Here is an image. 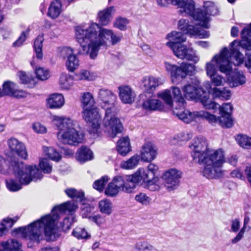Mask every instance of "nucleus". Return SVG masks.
Wrapping results in <instances>:
<instances>
[{
    "instance_id": "a211bd4d",
    "label": "nucleus",
    "mask_w": 251,
    "mask_h": 251,
    "mask_svg": "<svg viewBox=\"0 0 251 251\" xmlns=\"http://www.w3.org/2000/svg\"><path fill=\"white\" fill-rule=\"evenodd\" d=\"M133 176V175L130 176H116L114 177L112 183L117 185L120 189L126 192L130 193L135 188V183H133L128 177Z\"/></svg>"
},
{
    "instance_id": "1a4fd4ad",
    "label": "nucleus",
    "mask_w": 251,
    "mask_h": 251,
    "mask_svg": "<svg viewBox=\"0 0 251 251\" xmlns=\"http://www.w3.org/2000/svg\"><path fill=\"white\" fill-rule=\"evenodd\" d=\"M173 112L174 115L187 124L200 119H205L212 125L217 123V117L215 115L203 110L195 111L191 112L184 110V108L178 109L176 107Z\"/></svg>"
},
{
    "instance_id": "9b49d317",
    "label": "nucleus",
    "mask_w": 251,
    "mask_h": 251,
    "mask_svg": "<svg viewBox=\"0 0 251 251\" xmlns=\"http://www.w3.org/2000/svg\"><path fill=\"white\" fill-rule=\"evenodd\" d=\"M166 45L172 50L174 54L178 58L192 61L195 63L199 61V57L191 48L182 44L172 42H167Z\"/></svg>"
},
{
    "instance_id": "7c9ffc66",
    "label": "nucleus",
    "mask_w": 251,
    "mask_h": 251,
    "mask_svg": "<svg viewBox=\"0 0 251 251\" xmlns=\"http://www.w3.org/2000/svg\"><path fill=\"white\" fill-rule=\"evenodd\" d=\"M117 151L123 156L126 155L130 151L129 139L128 137L121 138L117 142Z\"/></svg>"
},
{
    "instance_id": "473e14b6",
    "label": "nucleus",
    "mask_w": 251,
    "mask_h": 251,
    "mask_svg": "<svg viewBox=\"0 0 251 251\" xmlns=\"http://www.w3.org/2000/svg\"><path fill=\"white\" fill-rule=\"evenodd\" d=\"M93 158V152L88 148L82 147L79 149L76 153V158L80 162H84L90 160Z\"/></svg>"
},
{
    "instance_id": "f3484780",
    "label": "nucleus",
    "mask_w": 251,
    "mask_h": 251,
    "mask_svg": "<svg viewBox=\"0 0 251 251\" xmlns=\"http://www.w3.org/2000/svg\"><path fill=\"white\" fill-rule=\"evenodd\" d=\"M8 147L13 153L24 159L27 157V152L25 145L15 138H11L7 141Z\"/></svg>"
},
{
    "instance_id": "c03bdc74",
    "label": "nucleus",
    "mask_w": 251,
    "mask_h": 251,
    "mask_svg": "<svg viewBox=\"0 0 251 251\" xmlns=\"http://www.w3.org/2000/svg\"><path fill=\"white\" fill-rule=\"evenodd\" d=\"M66 195L76 201H82L84 199V194L82 191H77L74 188H68L65 190Z\"/></svg>"
},
{
    "instance_id": "a18cd8bd",
    "label": "nucleus",
    "mask_w": 251,
    "mask_h": 251,
    "mask_svg": "<svg viewBox=\"0 0 251 251\" xmlns=\"http://www.w3.org/2000/svg\"><path fill=\"white\" fill-rule=\"evenodd\" d=\"M66 66L70 72H74L79 66V60L77 56L73 53L67 59Z\"/></svg>"
},
{
    "instance_id": "4468645a",
    "label": "nucleus",
    "mask_w": 251,
    "mask_h": 251,
    "mask_svg": "<svg viewBox=\"0 0 251 251\" xmlns=\"http://www.w3.org/2000/svg\"><path fill=\"white\" fill-rule=\"evenodd\" d=\"M182 172L175 168L166 171L162 175V178L165 186L169 191H171L179 185L180 179L182 176Z\"/></svg>"
},
{
    "instance_id": "603ef678",
    "label": "nucleus",
    "mask_w": 251,
    "mask_h": 251,
    "mask_svg": "<svg viewBox=\"0 0 251 251\" xmlns=\"http://www.w3.org/2000/svg\"><path fill=\"white\" fill-rule=\"evenodd\" d=\"M95 207L90 204L85 203L83 204L81 208V215L83 218L90 219L93 216L91 214L94 210Z\"/></svg>"
},
{
    "instance_id": "864d4df0",
    "label": "nucleus",
    "mask_w": 251,
    "mask_h": 251,
    "mask_svg": "<svg viewBox=\"0 0 251 251\" xmlns=\"http://www.w3.org/2000/svg\"><path fill=\"white\" fill-rule=\"evenodd\" d=\"M250 221L249 217L246 216L244 218V226L240 229L237 235L235 237L231 240V243L233 244L239 242L244 237V234L246 228V225L248 224Z\"/></svg>"
},
{
    "instance_id": "69168bd1",
    "label": "nucleus",
    "mask_w": 251,
    "mask_h": 251,
    "mask_svg": "<svg viewBox=\"0 0 251 251\" xmlns=\"http://www.w3.org/2000/svg\"><path fill=\"white\" fill-rule=\"evenodd\" d=\"M211 78V80L215 86H219L223 85L224 83L225 82V79L221 75L215 74L212 76H209Z\"/></svg>"
},
{
    "instance_id": "cd10ccee",
    "label": "nucleus",
    "mask_w": 251,
    "mask_h": 251,
    "mask_svg": "<svg viewBox=\"0 0 251 251\" xmlns=\"http://www.w3.org/2000/svg\"><path fill=\"white\" fill-rule=\"evenodd\" d=\"M246 82V77L242 71L235 72L229 79V83L231 86L233 87L243 85Z\"/></svg>"
},
{
    "instance_id": "338daca9",
    "label": "nucleus",
    "mask_w": 251,
    "mask_h": 251,
    "mask_svg": "<svg viewBox=\"0 0 251 251\" xmlns=\"http://www.w3.org/2000/svg\"><path fill=\"white\" fill-rule=\"evenodd\" d=\"M17 75L20 78L21 83L26 84L30 83L31 80L30 77L26 75L25 72L19 71Z\"/></svg>"
},
{
    "instance_id": "c9c22d12",
    "label": "nucleus",
    "mask_w": 251,
    "mask_h": 251,
    "mask_svg": "<svg viewBox=\"0 0 251 251\" xmlns=\"http://www.w3.org/2000/svg\"><path fill=\"white\" fill-rule=\"evenodd\" d=\"M74 81V76L62 74L59 78V86L62 89L68 90L73 85Z\"/></svg>"
},
{
    "instance_id": "774afa93",
    "label": "nucleus",
    "mask_w": 251,
    "mask_h": 251,
    "mask_svg": "<svg viewBox=\"0 0 251 251\" xmlns=\"http://www.w3.org/2000/svg\"><path fill=\"white\" fill-rule=\"evenodd\" d=\"M43 177V175L41 171L36 168L35 166L34 167L32 166V181H36L38 179H41Z\"/></svg>"
},
{
    "instance_id": "49530a36",
    "label": "nucleus",
    "mask_w": 251,
    "mask_h": 251,
    "mask_svg": "<svg viewBox=\"0 0 251 251\" xmlns=\"http://www.w3.org/2000/svg\"><path fill=\"white\" fill-rule=\"evenodd\" d=\"M236 140L241 147L246 149H251V137L239 135L236 137Z\"/></svg>"
},
{
    "instance_id": "2f4dec72",
    "label": "nucleus",
    "mask_w": 251,
    "mask_h": 251,
    "mask_svg": "<svg viewBox=\"0 0 251 251\" xmlns=\"http://www.w3.org/2000/svg\"><path fill=\"white\" fill-rule=\"evenodd\" d=\"M251 24L249 28H244L241 32L242 40L240 41L241 48L251 50V33H250Z\"/></svg>"
},
{
    "instance_id": "a19ab883",
    "label": "nucleus",
    "mask_w": 251,
    "mask_h": 251,
    "mask_svg": "<svg viewBox=\"0 0 251 251\" xmlns=\"http://www.w3.org/2000/svg\"><path fill=\"white\" fill-rule=\"evenodd\" d=\"M99 208L101 213L109 215L112 212V202L107 199H103L99 202Z\"/></svg>"
},
{
    "instance_id": "6e6552de",
    "label": "nucleus",
    "mask_w": 251,
    "mask_h": 251,
    "mask_svg": "<svg viewBox=\"0 0 251 251\" xmlns=\"http://www.w3.org/2000/svg\"><path fill=\"white\" fill-rule=\"evenodd\" d=\"M15 177L20 183L13 179L6 180V186L10 191H17L22 189V185H27L31 181V166L24 165L23 162H19L14 159L10 161Z\"/></svg>"
},
{
    "instance_id": "c756f323",
    "label": "nucleus",
    "mask_w": 251,
    "mask_h": 251,
    "mask_svg": "<svg viewBox=\"0 0 251 251\" xmlns=\"http://www.w3.org/2000/svg\"><path fill=\"white\" fill-rule=\"evenodd\" d=\"M209 86L207 89L208 93H212L213 96L216 98H219L224 100H228L231 97V92L226 88H223L220 90L217 88H212L209 83L206 84Z\"/></svg>"
},
{
    "instance_id": "e2e57ef3",
    "label": "nucleus",
    "mask_w": 251,
    "mask_h": 251,
    "mask_svg": "<svg viewBox=\"0 0 251 251\" xmlns=\"http://www.w3.org/2000/svg\"><path fill=\"white\" fill-rule=\"evenodd\" d=\"M135 200L143 205H147L151 201V199L144 193H140L136 195L135 197Z\"/></svg>"
},
{
    "instance_id": "393cba45",
    "label": "nucleus",
    "mask_w": 251,
    "mask_h": 251,
    "mask_svg": "<svg viewBox=\"0 0 251 251\" xmlns=\"http://www.w3.org/2000/svg\"><path fill=\"white\" fill-rule=\"evenodd\" d=\"M142 82L145 90L149 94L155 90L158 86L163 84V81L160 78L152 76L144 77Z\"/></svg>"
},
{
    "instance_id": "423d86ee",
    "label": "nucleus",
    "mask_w": 251,
    "mask_h": 251,
    "mask_svg": "<svg viewBox=\"0 0 251 251\" xmlns=\"http://www.w3.org/2000/svg\"><path fill=\"white\" fill-rule=\"evenodd\" d=\"M53 122L57 127V139L64 144L77 145L83 141L84 135L77 128V122L57 116H54Z\"/></svg>"
},
{
    "instance_id": "680f3d73",
    "label": "nucleus",
    "mask_w": 251,
    "mask_h": 251,
    "mask_svg": "<svg viewBox=\"0 0 251 251\" xmlns=\"http://www.w3.org/2000/svg\"><path fill=\"white\" fill-rule=\"evenodd\" d=\"M108 178L107 176H103L100 179L96 180L93 184V187L95 189L101 191L103 190L104 186L107 182Z\"/></svg>"
},
{
    "instance_id": "72a5a7b5",
    "label": "nucleus",
    "mask_w": 251,
    "mask_h": 251,
    "mask_svg": "<svg viewBox=\"0 0 251 251\" xmlns=\"http://www.w3.org/2000/svg\"><path fill=\"white\" fill-rule=\"evenodd\" d=\"M13 234L18 237L31 240V223L29 224L27 226L14 229Z\"/></svg>"
},
{
    "instance_id": "f8f14e48",
    "label": "nucleus",
    "mask_w": 251,
    "mask_h": 251,
    "mask_svg": "<svg viewBox=\"0 0 251 251\" xmlns=\"http://www.w3.org/2000/svg\"><path fill=\"white\" fill-rule=\"evenodd\" d=\"M87 111L89 113L87 115V118L85 117L84 110L82 111L83 118L85 121L91 124V128L89 130L90 133L93 135L94 137H98L100 134V117L98 110L96 107H93L87 109Z\"/></svg>"
},
{
    "instance_id": "de8ad7c7",
    "label": "nucleus",
    "mask_w": 251,
    "mask_h": 251,
    "mask_svg": "<svg viewBox=\"0 0 251 251\" xmlns=\"http://www.w3.org/2000/svg\"><path fill=\"white\" fill-rule=\"evenodd\" d=\"M129 23V21L127 18L119 17L115 19L113 23V26L121 30L125 31L126 30L127 25Z\"/></svg>"
},
{
    "instance_id": "ddd939ff",
    "label": "nucleus",
    "mask_w": 251,
    "mask_h": 251,
    "mask_svg": "<svg viewBox=\"0 0 251 251\" xmlns=\"http://www.w3.org/2000/svg\"><path fill=\"white\" fill-rule=\"evenodd\" d=\"M150 172L149 170L143 168L139 169L135 174H133V176L128 177L135 185L138 183L141 180L148 184L150 189L152 190H156L159 189L158 185H155L157 178L155 176H151Z\"/></svg>"
},
{
    "instance_id": "20e7f679",
    "label": "nucleus",
    "mask_w": 251,
    "mask_h": 251,
    "mask_svg": "<svg viewBox=\"0 0 251 251\" xmlns=\"http://www.w3.org/2000/svg\"><path fill=\"white\" fill-rule=\"evenodd\" d=\"M98 99L101 101L102 108L105 109L103 129L107 136L113 138L123 129L120 120L116 116V108L114 102L117 96L111 91L102 89L99 92Z\"/></svg>"
},
{
    "instance_id": "0eeeda50",
    "label": "nucleus",
    "mask_w": 251,
    "mask_h": 251,
    "mask_svg": "<svg viewBox=\"0 0 251 251\" xmlns=\"http://www.w3.org/2000/svg\"><path fill=\"white\" fill-rule=\"evenodd\" d=\"M240 47V41L234 40L230 44L229 50L224 48L219 54L213 56V60L217 62L221 72L228 75L232 70V64L239 66L243 63L244 56L239 51Z\"/></svg>"
},
{
    "instance_id": "2eb2a0df",
    "label": "nucleus",
    "mask_w": 251,
    "mask_h": 251,
    "mask_svg": "<svg viewBox=\"0 0 251 251\" xmlns=\"http://www.w3.org/2000/svg\"><path fill=\"white\" fill-rule=\"evenodd\" d=\"M221 116L217 118V122L223 127L229 128L233 126V121L230 114L233 107L230 103H225L221 106L219 105Z\"/></svg>"
},
{
    "instance_id": "8fccbe9b",
    "label": "nucleus",
    "mask_w": 251,
    "mask_h": 251,
    "mask_svg": "<svg viewBox=\"0 0 251 251\" xmlns=\"http://www.w3.org/2000/svg\"><path fill=\"white\" fill-rule=\"evenodd\" d=\"M213 57L211 59V61L207 62L205 67V70L206 71V74L208 76H212L215 74H217L216 67L219 68V66L217 65V62L215 60H213Z\"/></svg>"
},
{
    "instance_id": "ea45409f",
    "label": "nucleus",
    "mask_w": 251,
    "mask_h": 251,
    "mask_svg": "<svg viewBox=\"0 0 251 251\" xmlns=\"http://www.w3.org/2000/svg\"><path fill=\"white\" fill-rule=\"evenodd\" d=\"M199 100L205 109H216L219 107V105L218 103L209 99L208 94L205 92H202V96Z\"/></svg>"
},
{
    "instance_id": "0e129e2a",
    "label": "nucleus",
    "mask_w": 251,
    "mask_h": 251,
    "mask_svg": "<svg viewBox=\"0 0 251 251\" xmlns=\"http://www.w3.org/2000/svg\"><path fill=\"white\" fill-rule=\"evenodd\" d=\"M29 32L30 30L29 29L25 31H23L18 39L13 43V46L14 47H20L27 38L29 34Z\"/></svg>"
},
{
    "instance_id": "6ab92c4d",
    "label": "nucleus",
    "mask_w": 251,
    "mask_h": 251,
    "mask_svg": "<svg viewBox=\"0 0 251 251\" xmlns=\"http://www.w3.org/2000/svg\"><path fill=\"white\" fill-rule=\"evenodd\" d=\"M202 15L206 16L208 18L207 21L203 25H200V30L203 27L205 28H209V22L210 21V16L216 15L218 13V9L217 6L211 1H206L204 2L202 8H201Z\"/></svg>"
},
{
    "instance_id": "c85d7f7f",
    "label": "nucleus",
    "mask_w": 251,
    "mask_h": 251,
    "mask_svg": "<svg viewBox=\"0 0 251 251\" xmlns=\"http://www.w3.org/2000/svg\"><path fill=\"white\" fill-rule=\"evenodd\" d=\"M114 11L113 6H110L103 10L100 11L98 14L100 24L102 25H107L112 19L111 14Z\"/></svg>"
},
{
    "instance_id": "412c9836",
    "label": "nucleus",
    "mask_w": 251,
    "mask_h": 251,
    "mask_svg": "<svg viewBox=\"0 0 251 251\" xmlns=\"http://www.w3.org/2000/svg\"><path fill=\"white\" fill-rule=\"evenodd\" d=\"M119 96L124 103H131L135 99L136 94L128 85H122L118 87Z\"/></svg>"
},
{
    "instance_id": "09e8293b",
    "label": "nucleus",
    "mask_w": 251,
    "mask_h": 251,
    "mask_svg": "<svg viewBox=\"0 0 251 251\" xmlns=\"http://www.w3.org/2000/svg\"><path fill=\"white\" fill-rule=\"evenodd\" d=\"M34 74L36 78L41 81L47 80L50 77L49 71L42 67L36 68Z\"/></svg>"
},
{
    "instance_id": "4be33fe9",
    "label": "nucleus",
    "mask_w": 251,
    "mask_h": 251,
    "mask_svg": "<svg viewBox=\"0 0 251 251\" xmlns=\"http://www.w3.org/2000/svg\"><path fill=\"white\" fill-rule=\"evenodd\" d=\"M186 99L190 100H199L204 92L201 88H197L191 84H187L182 88Z\"/></svg>"
},
{
    "instance_id": "4c0bfd02",
    "label": "nucleus",
    "mask_w": 251,
    "mask_h": 251,
    "mask_svg": "<svg viewBox=\"0 0 251 251\" xmlns=\"http://www.w3.org/2000/svg\"><path fill=\"white\" fill-rule=\"evenodd\" d=\"M18 218L14 219H4L0 223V237H1L8 232V230L13 226L17 221Z\"/></svg>"
},
{
    "instance_id": "39448f33",
    "label": "nucleus",
    "mask_w": 251,
    "mask_h": 251,
    "mask_svg": "<svg viewBox=\"0 0 251 251\" xmlns=\"http://www.w3.org/2000/svg\"><path fill=\"white\" fill-rule=\"evenodd\" d=\"M179 7V12L192 17L190 24L188 20L180 19L178 22V27L184 33L191 35H197L201 38H206L209 36L208 31L200 30V25H203L207 21L206 16L202 15L201 8H195V3L193 0H188Z\"/></svg>"
},
{
    "instance_id": "79ce46f5",
    "label": "nucleus",
    "mask_w": 251,
    "mask_h": 251,
    "mask_svg": "<svg viewBox=\"0 0 251 251\" xmlns=\"http://www.w3.org/2000/svg\"><path fill=\"white\" fill-rule=\"evenodd\" d=\"M43 150L45 155L53 161L58 162L61 158L59 153L53 147L44 146Z\"/></svg>"
},
{
    "instance_id": "13d9d810",
    "label": "nucleus",
    "mask_w": 251,
    "mask_h": 251,
    "mask_svg": "<svg viewBox=\"0 0 251 251\" xmlns=\"http://www.w3.org/2000/svg\"><path fill=\"white\" fill-rule=\"evenodd\" d=\"M58 53L62 58L68 59L74 53V50L69 47H60L58 49Z\"/></svg>"
},
{
    "instance_id": "5fc2aeb1",
    "label": "nucleus",
    "mask_w": 251,
    "mask_h": 251,
    "mask_svg": "<svg viewBox=\"0 0 251 251\" xmlns=\"http://www.w3.org/2000/svg\"><path fill=\"white\" fill-rule=\"evenodd\" d=\"M73 235L78 239H87L90 237V235L84 228L77 227L74 229Z\"/></svg>"
},
{
    "instance_id": "e433bc0d",
    "label": "nucleus",
    "mask_w": 251,
    "mask_h": 251,
    "mask_svg": "<svg viewBox=\"0 0 251 251\" xmlns=\"http://www.w3.org/2000/svg\"><path fill=\"white\" fill-rule=\"evenodd\" d=\"M140 156L135 154L126 161H123L121 163V167L123 169L129 170L135 168L139 164Z\"/></svg>"
},
{
    "instance_id": "4d7b16f0",
    "label": "nucleus",
    "mask_w": 251,
    "mask_h": 251,
    "mask_svg": "<svg viewBox=\"0 0 251 251\" xmlns=\"http://www.w3.org/2000/svg\"><path fill=\"white\" fill-rule=\"evenodd\" d=\"M74 77L75 81L90 80L91 78L90 72L85 70H81L75 73Z\"/></svg>"
},
{
    "instance_id": "f704fd0d",
    "label": "nucleus",
    "mask_w": 251,
    "mask_h": 251,
    "mask_svg": "<svg viewBox=\"0 0 251 251\" xmlns=\"http://www.w3.org/2000/svg\"><path fill=\"white\" fill-rule=\"evenodd\" d=\"M172 93L174 97L175 103L176 105L175 107H177L178 109L184 108L185 101L182 97L181 92L179 88L176 87H172L171 88Z\"/></svg>"
},
{
    "instance_id": "37998d69",
    "label": "nucleus",
    "mask_w": 251,
    "mask_h": 251,
    "mask_svg": "<svg viewBox=\"0 0 251 251\" xmlns=\"http://www.w3.org/2000/svg\"><path fill=\"white\" fill-rule=\"evenodd\" d=\"M167 38L169 40V42L173 43L181 44V43L186 41V37L184 34L176 31L169 33L167 36Z\"/></svg>"
},
{
    "instance_id": "dca6fc26",
    "label": "nucleus",
    "mask_w": 251,
    "mask_h": 251,
    "mask_svg": "<svg viewBox=\"0 0 251 251\" xmlns=\"http://www.w3.org/2000/svg\"><path fill=\"white\" fill-rule=\"evenodd\" d=\"M2 94L4 96H10L17 98L25 97L27 93L18 89L17 85L11 81H6L2 85Z\"/></svg>"
},
{
    "instance_id": "7ed1b4c3",
    "label": "nucleus",
    "mask_w": 251,
    "mask_h": 251,
    "mask_svg": "<svg viewBox=\"0 0 251 251\" xmlns=\"http://www.w3.org/2000/svg\"><path fill=\"white\" fill-rule=\"evenodd\" d=\"M78 208L76 203L67 201L54 206L51 213L42 217L39 220L32 222V241H39L40 229L44 228V234L47 241H54L60 236L57 227V221L60 214L68 212L71 213Z\"/></svg>"
},
{
    "instance_id": "bf43d9fd",
    "label": "nucleus",
    "mask_w": 251,
    "mask_h": 251,
    "mask_svg": "<svg viewBox=\"0 0 251 251\" xmlns=\"http://www.w3.org/2000/svg\"><path fill=\"white\" fill-rule=\"evenodd\" d=\"M157 96L161 98L167 104L171 105L173 103L172 98L171 95V91L165 90L164 91L158 93Z\"/></svg>"
},
{
    "instance_id": "9d476101",
    "label": "nucleus",
    "mask_w": 251,
    "mask_h": 251,
    "mask_svg": "<svg viewBox=\"0 0 251 251\" xmlns=\"http://www.w3.org/2000/svg\"><path fill=\"white\" fill-rule=\"evenodd\" d=\"M164 64L166 70L170 73L173 82L177 79L185 78L188 75H192L196 70L194 65L188 63H182L179 66L168 62H165Z\"/></svg>"
},
{
    "instance_id": "b1692460",
    "label": "nucleus",
    "mask_w": 251,
    "mask_h": 251,
    "mask_svg": "<svg viewBox=\"0 0 251 251\" xmlns=\"http://www.w3.org/2000/svg\"><path fill=\"white\" fill-rule=\"evenodd\" d=\"M47 107L50 109H58L64 104V98L61 94L54 93L50 95L46 99Z\"/></svg>"
},
{
    "instance_id": "052dcab7",
    "label": "nucleus",
    "mask_w": 251,
    "mask_h": 251,
    "mask_svg": "<svg viewBox=\"0 0 251 251\" xmlns=\"http://www.w3.org/2000/svg\"><path fill=\"white\" fill-rule=\"evenodd\" d=\"M39 166L45 174H49L51 172L52 166L49 163L47 159H41L39 162Z\"/></svg>"
},
{
    "instance_id": "5701e85b",
    "label": "nucleus",
    "mask_w": 251,
    "mask_h": 251,
    "mask_svg": "<svg viewBox=\"0 0 251 251\" xmlns=\"http://www.w3.org/2000/svg\"><path fill=\"white\" fill-rule=\"evenodd\" d=\"M141 99L143 102L142 103V107L146 110H160L164 108L162 102L158 100L155 99H145L146 97L145 94H141L140 96Z\"/></svg>"
},
{
    "instance_id": "58836bf2",
    "label": "nucleus",
    "mask_w": 251,
    "mask_h": 251,
    "mask_svg": "<svg viewBox=\"0 0 251 251\" xmlns=\"http://www.w3.org/2000/svg\"><path fill=\"white\" fill-rule=\"evenodd\" d=\"M44 40L43 34H41L37 36L34 41V51L36 57L38 59H42L43 58L42 47Z\"/></svg>"
},
{
    "instance_id": "f257e3e1",
    "label": "nucleus",
    "mask_w": 251,
    "mask_h": 251,
    "mask_svg": "<svg viewBox=\"0 0 251 251\" xmlns=\"http://www.w3.org/2000/svg\"><path fill=\"white\" fill-rule=\"evenodd\" d=\"M75 30V39L82 48V53L89 54L93 59L96 58L100 48L105 46L109 39L111 45H115L120 42L123 37L121 33L101 27L94 22L77 25Z\"/></svg>"
},
{
    "instance_id": "aec40b11",
    "label": "nucleus",
    "mask_w": 251,
    "mask_h": 251,
    "mask_svg": "<svg viewBox=\"0 0 251 251\" xmlns=\"http://www.w3.org/2000/svg\"><path fill=\"white\" fill-rule=\"evenodd\" d=\"M157 155V149L151 143L144 145L140 151L142 160L149 162L154 159Z\"/></svg>"
},
{
    "instance_id": "a878e982",
    "label": "nucleus",
    "mask_w": 251,
    "mask_h": 251,
    "mask_svg": "<svg viewBox=\"0 0 251 251\" xmlns=\"http://www.w3.org/2000/svg\"><path fill=\"white\" fill-rule=\"evenodd\" d=\"M81 106L84 110L86 118H87V115L89 113L87 109L95 107V100L93 95L88 92L81 93L80 97Z\"/></svg>"
},
{
    "instance_id": "6e6d98bb",
    "label": "nucleus",
    "mask_w": 251,
    "mask_h": 251,
    "mask_svg": "<svg viewBox=\"0 0 251 251\" xmlns=\"http://www.w3.org/2000/svg\"><path fill=\"white\" fill-rule=\"evenodd\" d=\"M119 190L117 185L110 182L105 190V194L107 196L113 197L118 194Z\"/></svg>"
},
{
    "instance_id": "f03ea898",
    "label": "nucleus",
    "mask_w": 251,
    "mask_h": 251,
    "mask_svg": "<svg viewBox=\"0 0 251 251\" xmlns=\"http://www.w3.org/2000/svg\"><path fill=\"white\" fill-rule=\"evenodd\" d=\"M193 160L200 164H204L203 176L208 179L222 177L225 162V155L221 149L217 150L207 148L206 139L203 137L195 138L189 146Z\"/></svg>"
},
{
    "instance_id": "3c124183",
    "label": "nucleus",
    "mask_w": 251,
    "mask_h": 251,
    "mask_svg": "<svg viewBox=\"0 0 251 251\" xmlns=\"http://www.w3.org/2000/svg\"><path fill=\"white\" fill-rule=\"evenodd\" d=\"M75 221V217L73 214L65 217L61 223L62 229L64 231H67L71 228L72 224Z\"/></svg>"
},
{
    "instance_id": "bb28decb",
    "label": "nucleus",
    "mask_w": 251,
    "mask_h": 251,
    "mask_svg": "<svg viewBox=\"0 0 251 251\" xmlns=\"http://www.w3.org/2000/svg\"><path fill=\"white\" fill-rule=\"evenodd\" d=\"M62 12V3L60 0L52 1L48 8L47 15L52 19L57 18Z\"/></svg>"
}]
</instances>
